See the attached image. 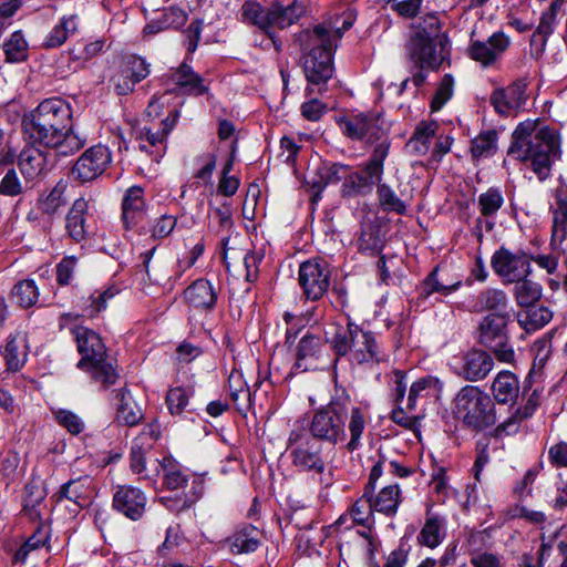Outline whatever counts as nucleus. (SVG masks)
Segmentation results:
<instances>
[{"label": "nucleus", "instance_id": "nucleus-1", "mask_svg": "<svg viewBox=\"0 0 567 567\" xmlns=\"http://www.w3.org/2000/svg\"><path fill=\"white\" fill-rule=\"evenodd\" d=\"M71 105L61 97L42 101L22 120L27 137L52 150L56 156H71L87 143V135L73 126Z\"/></svg>", "mask_w": 567, "mask_h": 567}, {"label": "nucleus", "instance_id": "nucleus-2", "mask_svg": "<svg viewBox=\"0 0 567 567\" xmlns=\"http://www.w3.org/2000/svg\"><path fill=\"white\" fill-rule=\"evenodd\" d=\"M350 440L346 447L353 452L361 446V439L367 425V413L352 405V400L346 390H337L331 400L312 411L308 433L317 441L331 445L344 443L347 440L346 422Z\"/></svg>", "mask_w": 567, "mask_h": 567}, {"label": "nucleus", "instance_id": "nucleus-3", "mask_svg": "<svg viewBox=\"0 0 567 567\" xmlns=\"http://www.w3.org/2000/svg\"><path fill=\"white\" fill-rule=\"evenodd\" d=\"M508 155L519 161L532 162L534 172L545 178L554 161L560 156V143L557 134L548 128H537L536 122L525 121L513 132Z\"/></svg>", "mask_w": 567, "mask_h": 567}, {"label": "nucleus", "instance_id": "nucleus-4", "mask_svg": "<svg viewBox=\"0 0 567 567\" xmlns=\"http://www.w3.org/2000/svg\"><path fill=\"white\" fill-rule=\"evenodd\" d=\"M329 342L337 358L348 357L351 364L380 363L386 357L377 336L350 319L346 327L336 324Z\"/></svg>", "mask_w": 567, "mask_h": 567}, {"label": "nucleus", "instance_id": "nucleus-5", "mask_svg": "<svg viewBox=\"0 0 567 567\" xmlns=\"http://www.w3.org/2000/svg\"><path fill=\"white\" fill-rule=\"evenodd\" d=\"M287 451L299 472L318 475L320 484L326 487L332 484V472L322 455V446L309 435L303 421L293 423L287 439Z\"/></svg>", "mask_w": 567, "mask_h": 567}, {"label": "nucleus", "instance_id": "nucleus-6", "mask_svg": "<svg viewBox=\"0 0 567 567\" xmlns=\"http://www.w3.org/2000/svg\"><path fill=\"white\" fill-rule=\"evenodd\" d=\"M73 334L78 351L82 355L78 367L90 373L91 378L103 389L113 385L117 380V373L107 360L106 349L101 337L84 327H76Z\"/></svg>", "mask_w": 567, "mask_h": 567}, {"label": "nucleus", "instance_id": "nucleus-7", "mask_svg": "<svg viewBox=\"0 0 567 567\" xmlns=\"http://www.w3.org/2000/svg\"><path fill=\"white\" fill-rule=\"evenodd\" d=\"M296 42L302 51L303 72L309 83L306 94L311 96L323 93L334 72L333 54L337 49L330 45L328 48L319 41H303L302 32L297 34Z\"/></svg>", "mask_w": 567, "mask_h": 567}, {"label": "nucleus", "instance_id": "nucleus-8", "mask_svg": "<svg viewBox=\"0 0 567 567\" xmlns=\"http://www.w3.org/2000/svg\"><path fill=\"white\" fill-rule=\"evenodd\" d=\"M454 408L456 416L474 431H483L496 423L495 404L478 386H463L454 399Z\"/></svg>", "mask_w": 567, "mask_h": 567}, {"label": "nucleus", "instance_id": "nucleus-9", "mask_svg": "<svg viewBox=\"0 0 567 567\" xmlns=\"http://www.w3.org/2000/svg\"><path fill=\"white\" fill-rule=\"evenodd\" d=\"M303 13V7L297 1H292L287 6L274 3L267 10L262 9L258 3L245 2L241 7L243 18L268 31L270 28L285 29L293 24Z\"/></svg>", "mask_w": 567, "mask_h": 567}, {"label": "nucleus", "instance_id": "nucleus-10", "mask_svg": "<svg viewBox=\"0 0 567 567\" xmlns=\"http://www.w3.org/2000/svg\"><path fill=\"white\" fill-rule=\"evenodd\" d=\"M447 40L432 37L425 30L415 32L408 44V55L421 70H437L446 58Z\"/></svg>", "mask_w": 567, "mask_h": 567}, {"label": "nucleus", "instance_id": "nucleus-11", "mask_svg": "<svg viewBox=\"0 0 567 567\" xmlns=\"http://www.w3.org/2000/svg\"><path fill=\"white\" fill-rule=\"evenodd\" d=\"M512 45V39L504 31H496L487 39H475L471 33L466 55L483 69L495 68Z\"/></svg>", "mask_w": 567, "mask_h": 567}, {"label": "nucleus", "instance_id": "nucleus-12", "mask_svg": "<svg viewBox=\"0 0 567 567\" xmlns=\"http://www.w3.org/2000/svg\"><path fill=\"white\" fill-rule=\"evenodd\" d=\"M355 20L354 10L346 9L342 13L318 23L312 29L302 30V40L307 42L319 41L321 44L324 43L337 49L343 33L353 25Z\"/></svg>", "mask_w": 567, "mask_h": 567}, {"label": "nucleus", "instance_id": "nucleus-13", "mask_svg": "<svg viewBox=\"0 0 567 567\" xmlns=\"http://www.w3.org/2000/svg\"><path fill=\"white\" fill-rule=\"evenodd\" d=\"M343 135L351 140L367 143L388 141L379 125V116L374 113H352L337 118Z\"/></svg>", "mask_w": 567, "mask_h": 567}, {"label": "nucleus", "instance_id": "nucleus-14", "mask_svg": "<svg viewBox=\"0 0 567 567\" xmlns=\"http://www.w3.org/2000/svg\"><path fill=\"white\" fill-rule=\"evenodd\" d=\"M299 285L307 299L316 301L321 299L330 286V270L324 260L311 258L303 261L298 272Z\"/></svg>", "mask_w": 567, "mask_h": 567}, {"label": "nucleus", "instance_id": "nucleus-15", "mask_svg": "<svg viewBox=\"0 0 567 567\" xmlns=\"http://www.w3.org/2000/svg\"><path fill=\"white\" fill-rule=\"evenodd\" d=\"M491 267L505 284L525 279L532 271L530 261L525 252H512L505 247H501L493 254Z\"/></svg>", "mask_w": 567, "mask_h": 567}, {"label": "nucleus", "instance_id": "nucleus-16", "mask_svg": "<svg viewBox=\"0 0 567 567\" xmlns=\"http://www.w3.org/2000/svg\"><path fill=\"white\" fill-rule=\"evenodd\" d=\"M453 372L470 382L485 379L494 367L491 354L483 350H470L453 359Z\"/></svg>", "mask_w": 567, "mask_h": 567}, {"label": "nucleus", "instance_id": "nucleus-17", "mask_svg": "<svg viewBox=\"0 0 567 567\" xmlns=\"http://www.w3.org/2000/svg\"><path fill=\"white\" fill-rule=\"evenodd\" d=\"M111 162V151L104 145H94L76 159L72 167V175L82 183L93 181L107 168Z\"/></svg>", "mask_w": 567, "mask_h": 567}, {"label": "nucleus", "instance_id": "nucleus-18", "mask_svg": "<svg viewBox=\"0 0 567 567\" xmlns=\"http://www.w3.org/2000/svg\"><path fill=\"white\" fill-rule=\"evenodd\" d=\"M150 74L148 64L140 56H130L111 78L118 95L133 92L135 85Z\"/></svg>", "mask_w": 567, "mask_h": 567}, {"label": "nucleus", "instance_id": "nucleus-19", "mask_svg": "<svg viewBox=\"0 0 567 567\" xmlns=\"http://www.w3.org/2000/svg\"><path fill=\"white\" fill-rule=\"evenodd\" d=\"M161 436V425L157 422L146 424L141 433L134 439L131 449V468L134 473L141 474L146 468V457L154 449Z\"/></svg>", "mask_w": 567, "mask_h": 567}, {"label": "nucleus", "instance_id": "nucleus-20", "mask_svg": "<svg viewBox=\"0 0 567 567\" xmlns=\"http://www.w3.org/2000/svg\"><path fill=\"white\" fill-rule=\"evenodd\" d=\"M527 82L518 79L506 89L494 90L489 101L495 111L501 115L517 112L526 101Z\"/></svg>", "mask_w": 567, "mask_h": 567}, {"label": "nucleus", "instance_id": "nucleus-21", "mask_svg": "<svg viewBox=\"0 0 567 567\" xmlns=\"http://www.w3.org/2000/svg\"><path fill=\"white\" fill-rule=\"evenodd\" d=\"M385 246V231L377 216L362 219L357 239L358 250L369 256H379Z\"/></svg>", "mask_w": 567, "mask_h": 567}, {"label": "nucleus", "instance_id": "nucleus-22", "mask_svg": "<svg viewBox=\"0 0 567 567\" xmlns=\"http://www.w3.org/2000/svg\"><path fill=\"white\" fill-rule=\"evenodd\" d=\"M178 116L179 112L177 110H173L164 120H162L159 127L156 128L154 125H145L141 127L137 132V138L141 141L138 146L140 150L150 152L148 146L144 143L145 141L151 147H159L155 155L161 156L162 151L164 150L163 144L167 135L176 125Z\"/></svg>", "mask_w": 567, "mask_h": 567}, {"label": "nucleus", "instance_id": "nucleus-23", "mask_svg": "<svg viewBox=\"0 0 567 567\" xmlns=\"http://www.w3.org/2000/svg\"><path fill=\"white\" fill-rule=\"evenodd\" d=\"M146 502L145 494L132 486H121L113 496V507L132 520L142 517Z\"/></svg>", "mask_w": 567, "mask_h": 567}, {"label": "nucleus", "instance_id": "nucleus-24", "mask_svg": "<svg viewBox=\"0 0 567 567\" xmlns=\"http://www.w3.org/2000/svg\"><path fill=\"white\" fill-rule=\"evenodd\" d=\"M551 223L550 247L559 250V247L567 239V187H558L555 192V204L549 208Z\"/></svg>", "mask_w": 567, "mask_h": 567}, {"label": "nucleus", "instance_id": "nucleus-25", "mask_svg": "<svg viewBox=\"0 0 567 567\" xmlns=\"http://www.w3.org/2000/svg\"><path fill=\"white\" fill-rule=\"evenodd\" d=\"M509 315H487L478 324L477 340L485 348L496 347L507 339Z\"/></svg>", "mask_w": 567, "mask_h": 567}, {"label": "nucleus", "instance_id": "nucleus-26", "mask_svg": "<svg viewBox=\"0 0 567 567\" xmlns=\"http://www.w3.org/2000/svg\"><path fill=\"white\" fill-rule=\"evenodd\" d=\"M262 533L257 527L245 524L234 530L225 540L234 555L250 554L258 549L261 544Z\"/></svg>", "mask_w": 567, "mask_h": 567}, {"label": "nucleus", "instance_id": "nucleus-27", "mask_svg": "<svg viewBox=\"0 0 567 567\" xmlns=\"http://www.w3.org/2000/svg\"><path fill=\"white\" fill-rule=\"evenodd\" d=\"M324 350V343L319 337L313 334L303 336L298 343L295 368L302 372L317 369Z\"/></svg>", "mask_w": 567, "mask_h": 567}, {"label": "nucleus", "instance_id": "nucleus-28", "mask_svg": "<svg viewBox=\"0 0 567 567\" xmlns=\"http://www.w3.org/2000/svg\"><path fill=\"white\" fill-rule=\"evenodd\" d=\"M146 205L144 190L140 186L130 187L122 200V219L126 229H132L144 219Z\"/></svg>", "mask_w": 567, "mask_h": 567}, {"label": "nucleus", "instance_id": "nucleus-29", "mask_svg": "<svg viewBox=\"0 0 567 567\" xmlns=\"http://www.w3.org/2000/svg\"><path fill=\"white\" fill-rule=\"evenodd\" d=\"M506 292L497 288H485L480 291L472 305L475 312H493L492 315H509Z\"/></svg>", "mask_w": 567, "mask_h": 567}, {"label": "nucleus", "instance_id": "nucleus-30", "mask_svg": "<svg viewBox=\"0 0 567 567\" xmlns=\"http://www.w3.org/2000/svg\"><path fill=\"white\" fill-rule=\"evenodd\" d=\"M168 81L184 94L198 96L207 91L203 78L185 63L169 73Z\"/></svg>", "mask_w": 567, "mask_h": 567}, {"label": "nucleus", "instance_id": "nucleus-31", "mask_svg": "<svg viewBox=\"0 0 567 567\" xmlns=\"http://www.w3.org/2000/svg\"><path fill=\"white\" fill-rule=\"evenodd\" d=\"M188 305L196 309L212 310L217 301V292L206 279H197L185 291Z\"/></svg>", "mask_w": 567, "mask_h": 567}, {"label": "nucleus", "instance_id": "nucleus-32", "mask_svg": "<svg viewBox=\"0 0 567 567\" xmlns=\"http://www.w3.org/2000/svg\"><path fill=\"white\" fill-rule=\"evenodd\" d=\"M87 206V202L84 198H78L66 215V231L69 236L76 243L84 240L87 236L85 218Z\"/></svg>", "mask_w": 567, "mask_h": 567}, {"label": "nucleus", "instance_id": "nucleus-33", "mask_svg": "<svg viewBox=\"0 0 567 567\" xmlns=\"http://www.w3.org/2000/svg\"><path fill=\"white\" fill-rule=\"evenodd\" d=\"M492 392L495 400L501 404L514 402L519 393L517 377L509 371H501L493 381Z\"/></svg>", "mask_w": 567, "mask_h": 567}, {"label": "nucleus", "instance_id": "nucleus-34", "mask_svg": "<svg viewBox=\"0 0 567 567\" xmlns=\"http://www.w3.org/2000/svg\"><path fill=\"white\" fill-rule=\"evenodd\" d=\"M439 124L434 121L420 122L411 138L406 143V148L414 155H425L432 142V138L436 136Z\"/></svg>", "mask_w": 567, "mask_h": 567}, {"label": "nucleus", "instance_id": "nucleus-35", "mask_svg": "<svg viewBox=\"0 0 567 567\" xmlns=\"http://www.w3.org/2000/svg\"><path fill=\"white\" fill-rule=\"evenodd\" d=\"M517 322L526 332H535L542 328H544L547 323L553 319V311L545 307H526V309L520 310L517 316Z\"/></svg>", "mask_w": 567, "mask_h": 567}, {"label": "nucleus", "instance_id": "nucleus-36", "mask_svg": "<svg viewBox=\"0 0 567 567\" xmlns=\"http://www.w3.org/2000/svg\"><path fill=\"white\" fill-rule=\"evenodd\" d=\"M114 395L117 401L116 419L128 426L136 425L143 419V413L131 393L120 389L114 391Z\"/></svg>", "mask_w": 567, "mask_h": 567}, {"label": "nucleus", "instance_id": "nucleus-37", "mask_svg": "<svg viewBox=\"0 0 567 567\" xmlns=\"http://www.w3.org/2000/svg\"><path fill=\"white\" fill-rule=\"evenodd\" d=\"M503 204L504 197L498 188L491 187L485 193H482L478 196L477 205L481 215L486 219H477V226L484 225L486 230H492L494 223L488 220V218L495 216Z\"/></svg>", "mask_w": 567, "mask_h": 567}, {"label": "nucleus", "instance_id": "nucleus-38", "mask_svg": "<svg viewBox=\"0 0 567 567\" xmlns=\"http://www.w3.org/2000/svg\"><path fill=\"white\" fill-rule=\"evenodd\" d=\"M228 241H229L228 238L223 239V245H224L223 259H224L227 270H230L231 264L228 260L229 255H228V250L226 249V245ZM230 259L241 262V266L245 269V278L247 281L251 282L257 278L258 265L261 260V257L259 255L251 252V251L243 252L241 250H238V249H231Z\"/></svg>", "mask_w": 567, "mask_h": 567}, {"label": "nucleus", "instance_id": "nucleus-39", "mask_svg": "<svg viewBox=\"0 0 567 567\" xmlns=\"http://www.w3.org/2000/svg\"><path fill=\"white\" fill-rule=\"evenodd\" d=\"M443 384L436 377L426 375L412 383L408 396V409L414 410L420 398H439Z\"/></svg>", "mask_w": 567, "mask_h": 567}, {"label": "nucleus", "instance_id": "nucleus-40", "mask_svg": "<svg viewBox=\"0 0 567 567\" xmlns=\"http://www.w3.org/2000/svg\"><path fill=\"white\" fill-rule=\"evenodd\" d=\"M45 156L37 147L24 148L19 156V167L27 179H34L42 174L45 167Z\"/></svg>", "mask_w": 567, "mask_h": 567}, {"label": "nucleus", "instance_id": "nucleus-41", "mask_svg": "<svg viewBox=\"0 0 567 567\" xmlns=\"http://www.w3.org/2000/svg\"><path fill=\"white\" fill-rule=\"evenodd\" d=\"M445 520L436 515L427 516L417 540L421 545L435 548L445 538Z\"/></svg>", "mask_w": 567, "mask_h": 567}, {"label": "nucleus", "instance_id": "nucleus-42", "mask_svg": "<svg viewBox=\"0 0 567 567\" xmlns=\"http://www.w3.org/2000/svg\"><path fill=\"white\" fill-rule=\"evenodd\" d=\"M89 477H80L71 480L63 484L56 493L58 501L68 499L73 502L79 507H84L89 504Z\"/></svg>", "mask_w": 567, "mask_h": 567}, {"label": "nucleus", "instance_id": "nucleus-43", "mask_svg": "<svg viewBox=\"0 0 567 567\" xmlns=\"http://www.w3.org/2000/svg\"><path fill=\"white\" fill-rule=\"evenodd\" d=\"M401 499L400 487L393 484L383 487L374 498L371 497V504L375 512L392 516L396 513Z\"/></svg>", "mask_w": 567, "mask_h": 567}, {"label": "nucleus", "instance_id": "nucleus-44", "mask_svg": "<svg viewBox=\"0 0 567 567\" xmlns=\"http://www.w3.org/2000/svg\"><path fill=\"white\" fill-rule=\"evenodd\" d=\"M164 471L163 483L171 491H184L188 486L189 475L172 457H164L161 462Z\"/></svg>", "mask_w": 567, "mask_h": 567}, {"label": "nucleus", "instance_id": "nucleus-45", "mask_svg": "<svg viewBox=\"0 0 567 567\" xmlns=\"http://www.w3.org/2000/svg\"><path fill=\"white\" fill-rule=\"evenodd\" d=\"M390 143L382 141L374 147L369 161L362 166V173L369 176L372 184L380 183L383 176L384 161L389 155Z\"/></svg>", "mask_w": 567, "mask_h": 567}, {"label": "nucleus", "instance_id": "nucleus-46", "mask_svg": "<svg viewBox=\"0 0 567 567\" xmlns=\"http://www.w3.org/2000/svg\"><path fill=\"white\" fill-rule=\"evenodd\" d=\"M118 293V289L114 286L103 291H95L86 298L82 299L81 308L83 316L94 318L107 307V301Z\"/></svg>", "mask_w": 567, "mask_h": 567}, {"label": "nucleus", "instance_id": "nucleus-47", "mask_svg": "<svg viewBox=\"0 0 567 567\" xmlns=\"http://www.w3.org/2000/svg\"><path fill=\"white\" fill-rule=\"evenodd\" d=\"M498 134L495 130L481 132L472 140L471 154L474 158L493 156L497 151Z\"/></svg>", "mask_w": 567, "mask_h": 567}, {"label": "nucleus", "instance_id": "nucleus-48", "mask_svg": "<svg viewBox=\"0 0 567 567\" xmlns=\"http://www.w3.org/2000/svg\"><path fill=\"white\" fill-rule=\"evenodd\" d=\"M2 48L6 60L10 63L23 62L29 56V44L21 31H14Z\"/></svg>", "mask_w": 567, "mask_h": 567}, {"label": "nucleus", "instance_id": "nucleus-49", "mask_svg": "<svg viewBox=\"0 0 567 567\" xmlns=\"http://www.w3.org/2000/svg\"><path fill=\"white\" fill-rule=\"evenodd\" d=\"M514 297L520 307H530L542 297V287L539 284L525 279L514 281Z\"/></svg>", "mask_w": 567, "mask_h": 567}, {"label": "nucleus", "instance_id": "nucleus-50", "mask_svg": "<svg viewBox=\"0 0 567 567\" xmlns=\"http://www.w3.org/2000/svg\"><path fill=\"white\" fill-rule=\"evenodd\" d=\"M373 186L372 181H370L369 176L363 174L362 171L352 172L346 177L342 185V193L348 197L368 195L372 192Z\"/></svg>", "mask_w": 567, "mask_h": 567}, {"label": "nucleus", "instance_id": "nucleus-51", "mask_svg": "<svg viewBox=\"0 0 567 567\" xmlns=\"http://www.w3.org/2000/svg\"><path fill=\"white\" fill-rule=\"evenodd\" d=\"M4 359L9 370H20L27 359L24 339L18 340L17 337H10L4 349Z\"/></svg>", "mask_w": 567, "mask_h": 567}, {"label": "nucleus", "instance_id": "nucleus-52", "mask_svg": "<svg viewBox=\"0 0 567 567\" xmlns=\"http://www.w3.org/2000/svg\"><path fill=\"white\" fill-rule=\"evenodd\" d=\"M50 539V527L48 525H39L34 533L27 539L21 548L16 553V560L24 561L30 551L45 546Z\"/></svg>", "mask_w": 567, "mask_h": 567}, {"label": "nucleus", "instance_id": "nucleus-53", "mask_svg": "<svg viewBox=\"0 0 567 567\" xmlns=\"http://www.w3.org/2000/svg\"><path fill=\"white\" fill-rule=\"evenodd\" d=\"M530 352L533 354L534 360L529 373H538L546 365L547 360L551 354V334L547 333L542 338L537 339L533 343Z\"/></svg>", "mask_w": 567, "mask_h": 567}, {"label": "nucleus", "instance_id": "nucleus-54", "mask_svg": "<svg viewBox=\"0 0 567 567\" xmlns=\"http://www.w3.org/2000/svg\"><path fill=\"white\" fill-rule=\"evenodd\" d=\"M13 298L22 308L34 306L39 299V289L32 279H24L17 282L12 290Z\"/></svg>", "mask_w": 567, "mask_h": 567}, {"label": "nucleus", "instance_id": "nucleus-55", "mask_svg": "<svg viewBox=\"0 0 567 567\" xmlns=\"http://www.w3.org/2000/svg\"><path fill=\"white\" fill-rule=\"evenodd\" d=\"M66 186L62 183L56 184L50 193L40 202V209L48 216H53L61 207L66 204L64 196Z\"/></svg>", "mask_w": 567, "mask_h": 567}, {"label": "nucleus", "instance_id": "nucleus-56", "mask_svg": "<svg viewBox=\"0 0 567 567\" xmlns=\"http://www.w3.org/2000/svg\"><path fill=\"white\" fill-rule=\"evenodd\" d=\"M564 2L565 0H553L548 10H546L540 17L536 33L543 37L544 43L554 32V28L557 22V14L560 11Z\"/></svg>", "mask_w": 567, "mask_h": 567}, {"label": "nucleus", "instance_id": "nucleus-57", "mask_svg": "<svg viewBox=\"0 0 567 567\" xmlns=\"http://www.w3.org/2000/svg\"><path fill=\"white\" fill-rule=\"evenodd\" d=\"M56 423L64 427L70 434H80L84 429V422L74 412L66 409H52Z\"/></svg>", "mask_w": 567, "mask_h": 567}, {"label": "nucleus", "instance_id": "nucleus-58", "mask_svg": "<svg viewBox=\"0 0 567 567\" xmlns=\"http://www.w3.org/2000/svg\"><path fill=\"white\" fill-rule=\"evenodd\" d=\"M193 394L189 388L176 386L169 389L166 395L167 408L173 415H179L188 404V399Z\"/></svg>", "mask_w": 567, "mask_h": 567}, {"label": "nucleus", "instance_id": "nucleus-59", "mask_svg": "<svg viewBox=\"0 0 567 567\" xmlns=\"http://www.w3.org/2000/svg\"><path fill=\"white\" fill-rule=\"evenodd\" d=\"M377 193L379 202L385 210L395 212L398 214L405 213V204L396 196L394 190L389 185L379 184Z\"/></svg>", "mask_w": 567, "mask_h": 567}, {"label": "nucleus", "instance_id": "nucleus-60", "mask_svg": "<svg viewBox=\"0 0 567 567\" xmlns=\"http://www.w3.org/2000/svg\"><path fill=\"white\" fill-rule=\"evenodd\" d=\"M460 285V281L449 286L441 284L437 279V269H434L422 282L420 296L427 298L434 292L449 295L457 290Z\"/></svg>", "mask_w": 567, "mask_h": 567}, {"label": "nucleus", "instance_id": "nucleus-61", "mask_svg": "<svg viewBox=\"0 0 567 567\" xmlns=\"http://www.w3.org/2000/svg\"><path fill=\"white\" fill-rule=\"evenodd\" d=\"M320 181L315 185L319 188L326 187L328 184H334L347 177L348 167L341 164H323L319 167Z\"/></svg>", "mask_w": 567, "mask_h": 567}, {"label": "nucleus", "instance_id": "nucleus-62", "mask_svg": "<svg viewBox=\"0 0 567 567\" xmlns=\"http://www.w3.org/2000/svg\"><path fill=\"white\" fill-rule=\"evenodd\" d=\"M78 266L75 256H65L55 267V277L59 286H69L73 282Z\"/></svg>", "mask_w": 567, "mask_h": 567}, {"label": "nucleus", "instance_id": "nucleus-63", "mask_svg": "<svg viewBox=\"0 0 567 567\" xmlns=\"http://www.w3.org/2000/svg\"><path fill=\"white\" fill-rule=\"evenodd\" d=\"M373 507L371 504V494L363 495L352 505L350 508V516L352 520L358 525H364L372 516Z\"/></svg>", "mask_w": 567, "mask_h": 567}, {"label": "nucleus", "instance_id": "nucleus-64", "mask_svg": "<svg viewBox=\"0 0 567 567\" xmlns=\"http://www.w3.org/2000/svg\"><path fill=\"white\" fill-rule=\"evenodd\" d=\"M453 87H454V79L451 74H445L433 96V100L431 102V109L432 111H439L442 109V106L452 97L453 95Z\"/></svg>", "mask_w": 567, "mask_h": 567}]
</instances>
